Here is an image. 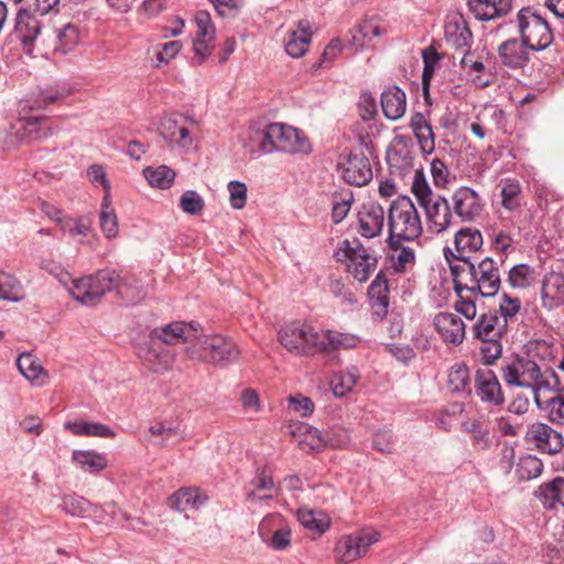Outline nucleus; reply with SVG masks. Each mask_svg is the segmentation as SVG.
Instances as JSON below:
<instances>
[{"label":"nucleus","mask_w":564,"mask_h":564,"mask_svg":"<svg viewBox=\"0 0 564 564\" xmlns=\"http://www.w3.org/2000/svg\"><path fill=\"white\" fill-rule=\"evenodd\" d=\"M352 202L354 196L350 191L334 194L332 219L335 224H339L341 220H344V218L347 216L348 212L351 208Z\"/></svg>","instance_id":"603ef678"},{"label":"nucleus","mask_w":564,"mask_h":564,"mask_svg":"<svg viewBox=\"0 0 564 564\" xmlns=\"http://www.w3.org/2000/svg\"><path fill=\"white\" fill-rule=\"evenodd\" d=\"M343 178L351 185L364 186L372 180V169L367 155L359 152L348 154L340 163Z\"/></svg>","instance_id":"f3484780"},{"label":"nucleus","mask_w":564,"mask_h":564,"mask_svg":"<svg viewBox=\"0 0 564 564\" xmlns=\"http://www.w3.org/2000/svg\"><path fill=\"white\" fill-rule=\"evenodd\" d=\"M422 58L424 63L422 82L424 89H426L430 85L431 78L434 75L435 66L438 63L441 56L432 46H430L422 51Z\"/></svg>","instance_id":"13d9d810"},{"label":"nucleus","mask_w":564,"mask_h":564,"mask_svg":"<svg viewBox=\"0 0 564 564\" xmlns=\"http://www.w3.org/2000/svg\"><path fill=\"white\" fill-rule=\"evenodd\" d=\"M273 491H276V487L272 476L267 474L264 469H258L249 482L246 499L249 501L273 499Z\"/></svg>","instance_id":"2f4dec72"},{"label":"nucleus","mask_w":564,"mask_h":564,"mask_svg":"<svg viewBox=\"0 0 564 564\" xmlns=\"http://www.w3.org/2000/svg\"><path fill=\"white\" fill-rule=\"evenodd\" d=\"M521 308V302L518 297H512L509 294L505 293L501 296L499 303L498 318L506 321V326L508 327L509 321H511Z\"/></svg>","instance_id":"4d7b16f0"},{"label":"nucleus","mask_w":564,"mask_h":564,"mask_svg":"<svg viewBox=\"0 0 564 564\" xmlns=\"http://www.w3.org/2000/svg\"><path fill=\"white\" fill-rule=\"evenodd\" d=\"M445 39L456 48H467L471 40V32L466 22L460 19L445 25Z\"/></svg>","instance_id":"37998d69"},{"label":"nucleus","mask_w":564,"mask_h":564,"mask_svg":"<svg viewBox=\"0 0 564 564\" xmlns=\"http://www.w3.org/2000/svg\"><path fill=\"white\" fill-rule=\"evenodd\" d=\"M524 441L541 452L555 455L564 448V436L561 432L542 422H533L528 425Z\"/></svg>","instance_id":"f8f14e48"},{"label":"nucleus","mask_w":564,"mask_h":564,"mask_svg":"<svg viewBox=\"0 0 564 564\" xmlns=\"http://www.w3.org/2000/svg\"><path fill=\"white\" fill-rule=\"evenodd\" d=\"M360 341V337L357 335L325 329L315 335L314 344L317 352H333L340 349H354Z\"/></svg>","instance_id":"aec40b11"},{"label":"nucleus","mask_w":564,"mask_h":564,"mask_svg":"<svg viewBox=\"0 0 564 564\" xmlns=\"http://www.w3.org/2000/svg\"><path fill=\"white\" fill-rule=\"evenodd\" d=\"M112 290L127 304L138 303L145 294L134 275H121L113 270H101L96 274L73 281V299L87 306L96 305L107 292Z\"/></svg>","instance_id":"f03ea898"},{"label":"nucleus","mask_w":564,"mask_h":564,"mask_svg":"<svg viewBox=\"0 0 564 564\" xmlns=\"http://www.w3.org/2000/svg\"><path fill=\"white\" fill-rule=\"evenodd\" d=\"M185 350L191 359L213 365L232 362L240 355L239 348L230 338L218 334L204 335L200 327L198 338L194 344L186 346Z\"/></svg>","instance_id":"423d86ee"},{"label":"nucleus","mask_w":564,"mask_h":564,"mask_svg":"<svg viewBox=\"0 0 564 564\" xmlns=\"http://www.w3.org/2000/svg\"><path fill=\"white\" fill-rule=\"evenodd\" d=\"M230 204L235 209H241L247 200V186L245 183L231 181L228 183Z\"/></svg>","instance_id":"e2e57ef3"},{"label":"nucleus","mask_w":564,"mask_h":564,"mask_svg":"<svg viewBox=\"0 0 564 564\" xmlns=\"http://www.w3.org/2000/svg\"><path fill=\"white\" fill-rule=\"evenodd\" d=\"M198 323L172 322L162 327H156L148 338L137 347V355L153 372L167 370L173 361V352L170 346L185 344L189 346L198 338Z\"/></svg>","instance_id":"f257e3e1"},{"label":"nucleus","mask_w":564,"mask_h":564,"mask_svg":"<svg viewBox=\"0 0 564 564\" xmlns=\"http://www.w3.org/2000/svg\"><path fill=\"white\" fill-rule=\"evenodd\" d=\"M433 324L444 343L454 346L463 343L466 333L465 324L456 314L441 312L435 315Z\"/></svg>","instance_id":"412c9836"},{"label":"nucleus","mask_w":564,"mask_h":564,"mask_svg":"<svg viewBox=\"0 0 564 564\" xmlns=\"http://www.w3.org/2000/svg\"><path fill=\"white\" fill-rule=\"evenodd\" d=\"M359 378V370L355 366H350L345 370L335 373L329 380V386L334 395L337 398L347 395L352 390Z\"/></svg>","instance_id":"e433bc0d"},{"label":"nucleus","mask_w":564,"mask_h":564,"mask_svg":"<svg viewBox=\"0 0 564 564\" xmlns=\"http://www.w3.org/2000/svg\"><path fill=\"white\" fill-rule=\"evenodd\" d=\"M149 432L151 433V436L158 438L155 444L158 446H166L169 444V441L174 437H178L180 440L183 438L182 436V429L180 423H166V422H159L149 427Z\"/></svg>","instance_id":"09e8293b"},{"label":"nucleus","mask_w":564,"mask_h":564,"mask_svg":"<svg viewBox=\"0 0 564 564\" xmlns=\"http://www.w3.org/2000/svg\"><path fill=\"white\" fill-rule=\"evenodd\" d=\"M207 501V496L197 489L182 488L170 498V506L176 511L197 510Z\"/></svg>","instance_id":"f704fd0d"},{"label":"nucleus","mask_w":564,"mask_h":564,"mask_svg":"<svg viewBox=\"0 0 564 564\" xmlns=\"http://www.w3.org/2000/svg\"><path fill=\"white\" fill-rule=\"evenodd\" d=\"M379 539V533L373 530H361L358 533L343 536L336 544V558L341 563H350L364 556L370 545Z\"/></svg>","instance_id":"9b49d317"},{"label":"nucleus","mask_w":564,"mask_h":564,"mask_svg":"<svg viewBox=\"0 0 564 564\" xmlns=\"http://www.w3.org/2000/svg\"><path fill=\"white\" fill-rule=\"evenodd\" d=\"M195 23L197 25V33L193 41L195 55L198 57V63H202L214 48L215 28L212 23L210 14L207 11H198L195 14Z\"/></svg>","instance_id":"6ab92c4d"},{"label":"nucleus","mask_w":564,"mask_h":564,"mask_svg":"<svg viewBox=\"0 0 564 564\" xmlns=\"http://www.w3.org/2000/svg\"><path fill=\"white\" fill-rule=\"evenodd\" d=\"M25 296L21 281L13 274L0 269V300L18 303Z\"/></svg>","instance_id":"4c0bfd02"},{"label":"nucleus","mask_w":564,"mask_h":564,"mask_svg":"<svg viewBox=\"0 0 564 564\" xmlns=\"http://www.w3.org/2000/svg\"><path fill=\"white\" fill-rule=\"evenodd\" d=\"M400 241L394 240V245L390 246L391 268L397 273L404 272L410 265H413L415 259L413 249L401 246Z\"/></svg>","instance_id":"a18cd8bd"},{"label":"nucleus","mask_w":564,"mask_h":564,"mask_svg":"<svg viewBox=\"0 0 564 564\" xmlns=\"http://www.w3.org/2000/svg\"><path fill=\"white\" fill-rule=\"evenodd\" d=\"M388 227L389 246H393L394 240L413 241L421 236L422 221L410 197L399 196L391 203L388 210Z\"/></svg>","instance_id":"39448f33"},{"label":"nucleus","mask_w":564,"mask_h":564,"mask_svg":"<svg viewBox=\"0 0 564 564\" xmlns=\"http://www.w3.org/2000/svg\"><path fill=\"white\" fill-rule=\"evenodd\" d=\"M520 39L532 51H543L553 42V33L549 23L530 7L517 13Z\"/></svg>","instance_id":"6e6552de"},{"label":"nucleus","mask_w":564,"mask_h":564,"mask_svg":"<svg viewBox=\"0 0 564 564\" xmlns=\"http://www.w3.org/2000/svg\"><path fill=\"white\" fill-rule=\"evenodd\" d=\"M314 433L317 435L321 444L333 448H341L349 443V434L345 429L337 427L323 433L315 430Z\"/></svg>","instance_id":"864d4df0"},{"label":"nucleus","mask_w":564,"mask_h":564,"mask_svg":"<svg viewBox=\"0 0 564 564\" xmlns=\"http://www.w3.org/2000/svg\"><path fill=\"white\" fill-rule=\"evenodd\" d=\"M542 305L546 310H554L564 303V275L558 272L547 273L542 281Z\"/></svg>","instance_id":"a878e982"},{"label":"nucleus","mask_w":564,"mask_h":564,"mask_svg":"<svg viewBox=\"0 0 564 564\" xmlns=\"http://www.w3.org/2000/svg\"><path fill=\"white\" fill-rule=\"evenodd\" d=\"M455 251L445 249V258L451 262L449 254L458 261V263L465 261H471V253L477 252L484 245L482 235L479 229L466 227L459 229L455 234L454 238Z\"/></svg>","instance_id":"dca6fc26"},{"label":"nucleus","mask_w":564,"mask_h":564,"mask_svg":"<svg viewBox=\"0 0 564 564\" xmlns=\"http://www.w3.org/2000/svg\"><path fill=\"white\" fill-rule=\"evenodd\" d=\"M449 204L453 215L464 223H473L480 217L484 203L479 194L468 187L460 186L451 196Z\"/></svg>","instance_id":"4468645a"},{"label":"nucleus","mask_w":564,"mask_h":564,"mask_svg":"<svg viewBox=\"0 0 564 564\" xmlns=\"http://www.w3.org/2000/svg\"><path fill=\"white\" fill-rule=\"evenodd\" d=\"M359 234L365 238L379 236L384 225V210L376 203L365 205L358 214Z\"/></svg>","instance_id":"4be33fe9"},{"label":"nucleus","mask_w":564,"mask_h":564,"mask_svg":"<svg viewBox=\"0 0 564 564\" xmlns=\"http://www.w3.org/2000/svg\"><path fill=\"white\" fill-rule=\"evenodd\" d=\"M412 193L416 197L420 206L423 204L431 202L436 195L433 194L432 188L430 187L426 177L422 171H415L413 182H412Z\"/></svg>","instance_id":"6e6d98bb"},{"label":"nucleus","mask_w":564,"mask_h":564,"mask_svg":"<svg viewBox=\"0 0 564 564\" xmlns=\"http://www.w3.org/2000/svg\"><path fill=\"white\" fill-rule=\"evenodd\" d=\"M500 375L508 387L532 390L535 404L540 409H543V406L539 393L543 389H552L558 386V376L554 370L547 369L543 372L534 360L518 355L503 362Z\"/></svg>","instance_id":"20e7f679"},{"label":"nucleus","mask_w":564,"mask_h":564,"mask_svg":"<svg viewBox=\"0 0 564 564\" xmlns=\"http://www.w3.org/2000/svg\"><path fill=\"white\" fill-rule=\"evenodd\" d=\"M334 257L339 262H347V271L358 282H366L378 264L377 254L365 248L357 239L341 241Z\"/></svg>","instance_id":"0eeeda50"},{"label":"nucleus","mask_w":564,"mask_h":564,"mask_svg":"<svg viewBox=\"0 0 564 564\" xmlns=\"http://www.w3.org/2000/svg\"><path fill=\"white\" fill-rule=\"evenodd\" d=\"M384 30L380 25V20L377 17H372L364 20L356 29L352 34V45L357 47H364L373 37L380 36Z\"/></svg>","instance_id":"ea45409f"},{"label":"nucleus","mask_w":564,"mask_h":564,"mask_svg":"<svg viewBox=\"0 0 564 564\" xmlns=\"http://www.w3.org/2000/svg\"><path fill=\"white\" fill-rule=\"evenodd\" d=\"M475 393L482 403L500 408L505 404V393L497 375L490 369L475 372Z\"/></svg>","instance_id":"2eb2a0df"},{"label":"nucleus","mask_w":564,"mask_h":564,"mask_svg":"<svg viewBox=\"0 0 564 564\" xmlns=\"http://www.w3.org/2000/svg\"><path fill=\"white\" fill-rule=\"evenodd\" d=\"M410 128L413 131L421 150L431 154L435 149L434 133L423 113L416 112L411 117Z\"/></svg>","instance_id":"72a5a7b5"},{"label":"nucleus","mask_w":564,"mask_h":564,"mask_svg":"<svg viewBox=\"0 0 564 564\" xmlns=\"http://www.w3.org/2000/svg\"><path fill=\"white\" fill-rule=\"evenodd\" d=\"M319 332L306 324L291 323L283 326L279 332L280 344L293 354H311L315 351V335Z\"/></svg>","instance_id":"9d476101"},{"label":"nucleus","mask_w":564,"mask_h":564,"mask_svg":"<svg viewBox=\"0 0 564 564\" xmlns=\"http://www.w3.org/2000/svg\"><path fill=\"white\" fill-rule=\"evenodd\" d=\"M547 391H554L555 394L549 399L545 403V409L549 411V419L553 423L564 422V386L561 384L558 379V386L556 388L546 389Z\"/></svg>","instance_id":"8fccbe9b"},{"label":"nucleus","mask_w":564,"mask_h":564,"mask_svg":"<svg viewBox=\"0 0 564 564\" xmlns=\"http://www.w3.org/2000/svg\"><path fill=\"white\" fill-rule=\"evenodd\" d=\"M310 29V22L302 20L297 23V30H292L288 33L284 43L288 55L293 58H299L306 53L312 37Z\"/></svg>","instance_id":"c85d7f7f"},{"label":"nucleus","mask_w":564,"mask_h":564,"mask_svg":"<svg viewBox=\"0 0 564 564\" xmlns=\"http://www.w3.org/2000/svg\"><path fill=\"white\" fill-rule=\"evenodd\" d=\"M475 339L502 338L507 333L505 319L498 318V312L490 311L481 314L471 327Z\"/></svg>","instance_id":"b1692460"},{"label":"nucleus","mask_w":564,"mask_h":564,"mask_svg":"<svg viewBox=\"0 0 564 564\" xmlns=\"http://www.w3.org/2000/svg\"><path fill=\"white\" fill-rule=\"evenodd\" d=\"M248 141V147L251 152H259L262 154L272 153L270 124H267L263 128L251 127L249 130Z\"/></svg>","instance_id":"49530a36"},{"label":"nucleus","mask_w":564,"mask_h":564,"mask_svg":"<svg viewBox=\"0 0 564 564\" xmlns=\"http://www.w3.org/2000/svg\"><path fill=\"white\" fill-rule=\"evenodd\" d=\"M50 128L44 117H26L19 120L18 133L28 141H36L48 135Z\"/></svg>","instance_id":"c9c22d12"},{"label":"nucleus","mask_w":564,"mask_h":564,"mask_svg":"<svg viewBox=\"0 0 564 564\" xmlns=\"http://www.w3.org/2000/svg\"><path fill=\"white\" fill-rule=\"evenodd\" d=\"M42 24L30 9L21 8L17 15L13 35L24 46L32 45L41 33Z\"/></svg>","instance_id":"5701e85b"},{"label":"nucleus","mask_w":564,"mask_h":564,"mask_svg":"<svg viewBox=\"0 0 564 564\" xmlns=\"http://www.w3.org/2000/svg\"><path fill=\"white\" fill-rule=\"evenodd\" d=\"M431 174L436 187L443 188L447 185L449 171L445 163L440 159H434L431 162Z\"/></svg>","instance_id":"774afa93"},{"label":"nucleus","mask_w":564,"mask_h":564,"mask_svg":"<svg viewBox=\"0 0 564 564\" xmlns=\"http://www.w3.org/2000/svg\"><path fill=\"white\" fill-rule=\"evenodd\" d=\"M426 216L429 229L435 234L445 231L453 219V212L449 200L442 195H436L431 202L421 206Z\"/></svg>","instance_id":"a211bd4d"},{"label":"nucleus","mask_w":564,"mask_h":564,"mask_svg":"<svg viewBox=\"0 0 564 564\" xmlns=\"http://www.w3.org/2000/svg\"><path fill=\"white\" fill-rule=\"evenodd\" d=\"M79 235L87 238V243L94 249L98 243V237L91 231V220L87 216H82L76 220L73 226V236Z\"/></svg>","instance_id":"680f3d73"},{"label":"nucleus","mask_w":564,"mask_h":564,"mask_svg":"<svg viewBox=\"0 0 564 564\" xmlns=\"http://www.w3.org/2000/svg\"><path fill=\"white\" fill-rule=\"evenodd\" d=\"M381 108L387 119H400L406 109L405 93L398 86L388 87L381 94Z\"/></svg>","instance_id":"c756f323"},{"label":"nucleus","mask_w":564,"mask_h":564,"mask_svg":"<svg viewBox=\"0 0 564 564\" xmlns=\"http://www.w3.org/2000/svg\"><path fill=\"white\" fill-rule=\"evenodd\" d=\"M197 121L181 113L163 117L159 124V133L170 147L189 149L194 143L193 129Z\"/></svg>","instance_id":"1a4fd4ad"},{"label":"nucleus","mask_w":564,"mask_h":564,"mask_svg":"<svg viewBox=\"0 0 564 564\" xmlns=\"http://www.w3.org/2000/svg\"><path fill=\"white\" fill-rule=\"evenodd\" d=\"M204 199L195 191H186L180 199V207L182 210L189 215H198L204 208Z\"/></svg>","instance_id":"bf43d9fd"},{"label":"nucleus","mask_w":564,"mask_h":564,"mask_svg":"<svg viewBox=\"0 0 564 564\" xmlns=\"http://www.w3.org/2000/svg\"><path fill=\"white\" fill-rule=\"evenodd\" d=\"M544 465L540 458L528 454L521 456L517 463L514 475L519 481H529L540 477Z\"/></svg>","instance_id":"79ce46f5"},{"label":"nucleus","mask_w":564,"mask_h":564,"mask_svg":"<svg viewBox=\"0 0 564 564\" xmlns=\"http://www.w3.org/2000/svg\"><path fill=\"white\" fill-rule=\"evenodd\" d=\"M533 273V269L525 263L513 265L509 270L508 282L512 288L524 289L529 286Z\"/></svg>","instance_id":"5fc2aeb1"},{"label":"nucleus","mask_w":564,"mask_h":564,"mask_svg":"<svg viewBox=\"0 0 564 564\" xmlns=\"http://www.w3.org/2000/svg\"><path fill=\"white\" fill-rule=\"evenodd\" d=\"M73 435L108 438L113 437L116 433L111 427L102 423L77 419L73 421Z\"/></svg>","instance_id":"a19ab883"},{"label":"nucleus","mask_w":564,"mask_h":564,"mask_svg":"<svg viewBox=\"0 0 564 564\" xmlns=\"http://www.w3.org/2000/svg\"><path fill=\"white\" fill-rule=\"evenodd\" d=\"M388 280L382 272L376 275V279L369 286L368 294L370 300H389Z\"/></svg>","instance_id":"338daca9"},{"label":"nucleus","mask_w":564,"mask_h":564,"mask_svg":"<svg viewBox=\"0 0 564 564\" xmlns=\"http://www.w3.org/2000/svg\"><path fill=\"white\" fill-rule=\"evenodd\" d=\"M535 497L546 509H564V479L557 477L539 486L535 491Z\"/></svg>","instance_id":"7c9ffc66"},{"label":"nucleus","mask_w":564,"mask_h":564,"mask_svg":"<svg viewBox=\"0 0 564 564\" xmlns=\"http://www.w3.org/2000/svg\"><path fill=\"white\" fill-rule=\"evenodd\" d=\"M297 519L304 528L319 534L324 533L329 525V520L326 514L308 508H300Z\"/></svg>","instance_id":"c03bdc74"},{"label":"nucleus","mask_w":564,"mask_h":564,"mask_svg":"<svg viewBox=\"0 0 564 564\" xmlns=\"http://www.w3.org/2000/svg\"><path fill=\"white\" fill-rule=\"evenodd\" d=\"M272 152L307 153L311 150L308 140L295 128L284 123H270Z\"/></svg>","instance_id":"ddd939ff"},{"label":"nucleus","mask_w":564,"mask_h":564,"mask_svg":"<svg viewBox=\"0 0 564 564\" xmlns=\"http://www.w3.org/2000/svg\"><path fill=\"white\" fill-rule=\"evenodd\" d=\"M341 52V43L338 39L332 40L323 51L319 59L312 66L313 72L319 67H328Z\"/></svg>","instance_id":"052dcab7"},{"label":"nucleus","mask_w":564,"mask_h":564,"mask_svg":"<svg viewBox=\"0 0 564 564\" xmlns=\"http://www.w3.org/2000/svg\"><path fill=\"white\" fill-rule=\"evenodd\" d=\"M17 366L20 373L34 386L42 387L46 383L47 375L40 361L32 354L22 352L18 357Z\"/></svg>","instance_id":"473e14b6"},{"label":"nucleus","mask_w":564,"mask_h":564,"mask_svg":"<svg viewBox=\"0 0 564 564\" xmlns=\"http://www.w3.org/2000/svg\"><path fill=\"white\" fill-rule=\"evenodd\" d=\"M527 45L523 41H518L517 39H509L502 42L498 47V54L501 58V62L511 68H520L523 67L528 61L529 55Z\"/></svg>","instance_id":"cd10ccee"},{"label":"nucleus","mask_w":564,"mask_h":564,"mask_svg":"<svg viewBox=\"0 0 564 564\" xmlns=\"http://www.w3.org/2000/svg\"><path fill=\"white\" fill-rule=\"evenodd\" d=\"M73 463L85 474L98 475L108 467L107 454L94 449H73Z\"/></svg>","instance_id":"bb28decb"},{"label":"nucleus","mask_w":564,"mask_h":564,"mask_svg":"<svg viewBox=\"0 0 564 564\" xmlns=\"http://www.w3.org/2000/svg\"><path fill=\"white\" fill-rule=\"evenodd\" d=\"M468 8L479 21H490L507 15L512 0H468Z\"/></svg>","instance_id":"393cba45"},{"label":"nucleus","mask_w":564,"mask_h":564,"mask_svg":"<svg viewBox=\"0 0 564 564\" xmlns=\"http://www.w3.org/2000/svg\"><path fill=\"white\" fill-rule=\"evenodd\" d=\"M143 175L151 186L161 189L169 188L175 180V172L166 165L145 167L143 170Z\"/></svg>","instance_id":"de8ad7c7"},{"label":"nucleus","mask_w":564,"mask_h":564,"mask_svg":"<svg viewBox=\"0 0 564 564\" xmlns=\"http://www.w3.org/2000/svg\"><path fill=\"white\" fill-rule=\"evenodd\" d=\"M41 268L45 270L48 274L55 276L58 282L68 289V283L70 282V274L67 270L62 268L56 261L53 259H44L41 262Z\"/></svg>","instance_id":"0e129e2a"},{"label":"nucleus","mask_w":564,"mask_h":564,"mask_svg":"<svg viewBox=\"0 0 564 564\" xmlns=\"http://www.w3.org/2000/svg\"><path fill=\"white\" fill-rule=\"evenodd\" d=\"M447 386L453 393L471 394L469 369L465 364H456L449 369Z\"/></svg>","instance_id":"58836bf2"},{"label":"nucleus","mask_w":564,"mask_h":564,"mask_svg":"<svg viewBox=\"0 0 564 564\" xmlns=\"http://www.w3.org/2000/svg\"><path fill=\"white\" fill-rule=\"evenodd\" d=\"M502 338H489L479 340V354L486 366H492L502 355Z\"/></svg>","instance_id":"3c124183"},{"label":"nucleus","mask_w":564,"mask_h":564,"mask_svg":"<svg viewBox=\"0 0 564 564\" xmlns=\"http://www.w3.org/2000/svg\"><path fill=\"white\" fill-rule=\"evenodd\" d=\"M449 269L457 294L467 290L489 297L496 295L500 289L499 267L491 257H486L477 262L471 260L449 263Z\"/></svg>","instance_id":"7ed1b4c3"},{"label":"nucleus","mask_w":564,"mask_h":564,"mask_svg":"<svg viewBox=\"0 0 564 564\" xmlns=\"http://www.w3.org/2000/svg\"><path fill=\"white\" fill-rule=\"evenodd\" d=\"M100 228L104 235L111 239L118 235V219L113 210H101L99 215Z\"/></svg>","instance_id":"69168bd1"}]
</instances>
